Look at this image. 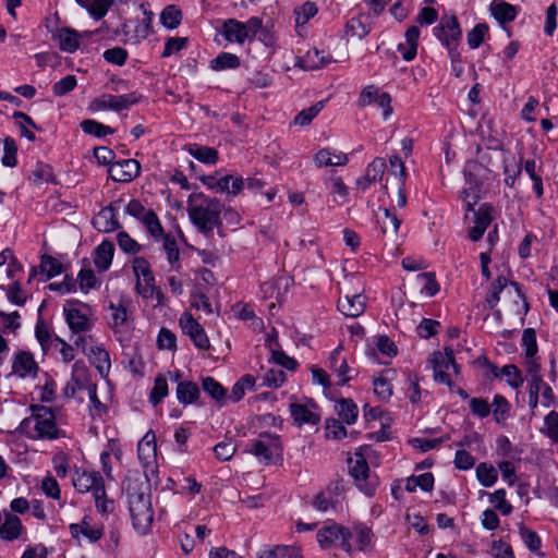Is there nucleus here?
I'll use <instances>...</instances> for the list:
<instances>
[{
  "label": "nucleus",
  "mask_w": 558,
  "mask_h": 558,
  "mask_svg": "<svg viewBox=\"0 0 558 558\" xmlns=\"http://www.w3.org/2000/svg\"><path fill=\"white\" fill-rule=\"evenodd\" d=\"M80 126L85 134L93 135L97 138H102L114 133V129L92 119L83 120Z\"/></svg>",
  "instance_id": "obj_38"
},
{
  "label": "nucleus",
  "mask_w": 558,
  "mask_h": 558,
  "mask_svg": "<svg viewBox=\"0 0 558 558\" xmlns=\"http://www.w3.org/2000/svg\"><path fill=\"white\" fill-rule=\"evenodd\" d=\"M367 21L368 16L365 14H359L357 16L351 17L345 24V35L348 37L363 39L372 31V24Z\"/></svg>",
  "instance_id": "obj_24"
},
{
  "label": "nucleus",
  "mask_w": 558,
  "mask_h": 558,
  "mask_svg": "<svg viewBox=\"0 0 558 558\" xmlns=\"http://www.w3.org/2000/svg\"><path fill=\"white\" fill-rule=\"evenodd\" d=\"M28 180L35 184L40 185L43 183H48L53 181V171L52 168L41 161H38L32 170L31 174L28 175Z\"/></svg>",
  "instance_id": "obj_40"
},
{
  "label": "nucleus",
  "mask_w": 558,
  "mask_h": 558,
  "mask_svg": "<svg viewBox=\"0 0 558 558\" xmlns=\"http://www.w3.org/2000/svg\"><path fill=\"white\" fill-rule=\"evenodd\" d=\"M519 533L526 547L533 551H538L541 547V538L536 532L527 529L523 523L519 525Z\"/></svg>",
  "instance_id": "obj_60"
},
{
  "label": "nucleus",
  "mask_w": 558,
  "mask_h": 558,
  "mask_svg": "<svg viewBox=\"0 0 558 558\" xmlns=\"http://www.w3.org/2000/svg\"><path fill=\"white\" fill-rule=\"evenodd\" d=\"M378 223L380 225L383 234L396 235L400 228L401 220L397 217L396 214L391 213L387 208H384L383 216L378 218Z\"/></svg>",
  "instance_id": "obj_39"
},
{
  "label": "nucleus",
  "mask_w": 558,
  "mask_h": 558,
  "mask_svg": "<svg viewBox=\"0 0 558 558\" xmlns=\"http://www.w3.org/2000/svg\"><path fill=\"white\" fill-rule=\"evenodd\" d=\"M175 397L183 407L197 403L201 398L198 385L192 380L179 381L175 389Z\"/></svg>",
  "instance_id": "obj_18"
},
{
  "label": "nucleus",
  "mask_w": 558,
  "mask_h": 558,
  "mask_svg": "<svg viewBox=\"0 0 558 558\" xmlns=\"http://www.w3.org/2000/svg\"><path fill=\"white\" fill-rule=\"evenodd\" d=\"M522 168H524L525 173L533 181V190L538 198H541L544 194L543 180L539 174L542 171V163L537 165L534 159H527L524 162L522 161Z\"/></svg>",
  "instance_id": "obj_29"
},
{
  "label": "nucleus",
  "mask_w": 558,
  "mask_h": 558,
  "mask_svg": "<svg viewBox=\"0 0 558 558\" xmlns=\"http://www.w3.org/2000/svg\"><path fill=\"white\" fill-rule=\"evenodd\" d=\"M236 448L231 439H226L218 442L214 447L215 456L220 461H229L235 453Z\"/></svg>",
  "instance_id": "obj_62"
},
{
  "label": "nucleus",
  "mask_w": 558,
  "mask_h": 558,
  "mask_svg": "<svg viewBox=\"0 0 558 558\" xmlns=\"http://www.w3.org/2000/svg\"><path fill=\"white\" fill-rule=\"evenodd\" d=\"M386 170V161L384 158H375L366 168L363 177L356 180V186L361 191H365L372 183L381 180Z\"/></svg>",
  "instance_id": "obj_14"
},
{
  "label": "nucleus",
  "mask_w": 558,
  "mask_h": 558,
  "mask_svg": "<svg viewBox=\"0 0 558 558\" xmlns=\"http://www.w3.org/2000/svg\"><path fill=\"white\" fill-rule=\"evenodd\" d=\"M349 161L348 155L344 153H336L330 148H322L314 156V163L318 168L344 166Z\"/></svg>",
  "instance_id": "obj_22"
},
{
  "label": "nucleus",
  "mask_w": 558,
  "mask_h": 558,
  "mask_svg": "<svg viewBox=\"0 0 558 558\" xmlns=\"http://www.w3.org/2000/svg\"><path fill=\"white\" fill-rule=\"evenodd\" d=\"M141 222L145 226L146 230L153 238L158 239L163 236V228L158 216L153 209H148Z\"/></svg>",
  "instance_id": "obj_49"
},
{
  "label": "nucleus",
  "mask_w": 558,
  "mask_h": 558,
  "mask_svg": "<svg viewBox=\"0 0 558 558\" xmlns=\"http://www.w3.org/2000/svg\"><path fill=\"white\" fill-rule=\"evenodd\" d=\"M140 100L141 95L136 92L120 96L104 94L92 101L90 108L94 110H113L119 112L122 110H128L131 106L136 105Z\"/></svg>",
  "instance_id": "obj_9"
},
{
  "label": "nucleus",
  "mask_w": 558,
  "mask_h": 558,
  "mask_svg": "<svg viewBox=\"0 0 558 558\" xmlns=\"http://www.w3.org/2000/svg\"><path fill=\"white\" fill-rule=\"evenodd\" d=\"M182 21L181 10L174 5H167L160 13V22L168 29L177 28Z\"/></svg>",
  "instance_id": "obj_41"
},
{
  "label": "nucleus",
  "mask_w": 558,
  "mask_h": 558,
  "mask_svg": "<svg viewBox=\"0 0 558 558\" xmlns=\"http://www.w3.org/2000/svg\"><path fill=\"white\" fill-rule=\"evenodd\" d=\"M476 477L484 487H492L497 482L498 472L493 465L481 462L476 466Z\"/></svg>",
  "instance_id": "obj_45"
},
{
  "label": "nucleus",
  "mask_w": 558,
  "mask_h": 558,
  "mask_svg": "<svg viewBox=\"0 0 558 558\" xmlns=\"http://www.w3.org/2000/svg\"><path fill=\"white\" fill-rule=\"evenodd\" d=\"M54 336L56 335H52L45 319L41 316H39L35 326V337L36 340L39 342L44 353H46L50 349V347L53 343H56Z\"/></svg>",
  "instance_id": "obj_34"
},
{
  "label": "nucleus",
  "mask_w": 558,
  "mask_h": 558,
  "mask_svg": "<svg viewBox=\"0 0 558 558\" xmlns=\"http://www.w3.org/2000/svg\"><path fill=\"white\" fill-rule=\"evenodd\" d=\"M128 56V51L122 47H113L107 49L102 54L104 59L107 62L119 66L123 65L126 62Z\"/></svg>",
  "instance_id": "obj_63"
},
{
  "label": "nucleus",
  "mask_w": 558,
  "mask_h": 558,
  "mask_svg": "<svg viewBox=\"0 0 558 558\" xmlns=\"http://www.w3.org/2000/svg\"><path fill=\"white\" fill-rule=\"evenodd\" d=\"M337 307L347 317H359L365 311V298L362 294L345 295L338 300Z\"/></svg>",
  "instance_id": "obj_16"
},
{
  "label": "nucleus",
  "mask_w": 558,
  "mask_h": 558,
  "mask_svg": "<svg viewBox=\"0 0 558 558\" xmlns=\"http://www.w3.org/2000/svg\"><path fill=\"white\" fill-rule=\"evenodd\" d=\"M260 386L279 388L286 381V373L281 368L271 367L259 376Z\"/></svg>",
  "instance_id": "obj_43"
},
{
  "label": "nucleus",
  "mask_w": 558,
  "mask_h": 558,
  "mask_svg": "<svg viewBox=\"0 0 558 558\" xmlns=\"http://www.w3.org/2000/svg\"><path fill=\"white\" fill-rule=\"evenodd\" d=\"M508 286V279L505 276H498L496 280L492 283L489 292L486 296V303L489 308H495V306L500 301V293Z\"/></svg>",
  "instance_id": "obj_48"
},
{
  "label": "nucleus",
  "mask_w": 558,
  "mask_h": 558,
  "mask_svg": "<svg viewBox=\"0 0 558 558\" xmlns=\"http://www.w3.org/2000/svg\"><path fill=\"white\" fill-rule=\"evenodd\" d=\"M1 162L4 167L13 168L17 165V145L13 137L3 138V156Z\"/></svg>",
  "instance_id": "obj_44"
},
{
  "label": "nucleus",
  "mask_w": 558,
  "mask_h": 558,
  "mask_svg": "<svg viewBox=\"0 0 558 558\" xmlns=\"http://www.w3.org/2000/svg\"><path fill=\"white\" fill-rule=\"evenodd\" d=\"M64 315L69 328L74 333L89 331L93 327V323L87 315L78 308H64Z\"/></svg>",
  "instance_id": "obj_21"
},
{
  "label": "nucleus",
  "mask_w": 558,
  "mask_h": 558,
  "mask_svg": "<svg viewBox=\"0 0 558 558\" xmlns=\"http://www.w3.org/2000/svg\"><path fill=\"white\" fill-rule=\"evenodd\" d=\"M186 150L196 160L206 165H215L219 158L217 149L209 146H203L194 143L187 145Z\"/></svg>",
  "instance_id": "obj_27"
},
{
  "label": "nucleus",
  "mask_w": 558,
  "mask_h": 558,
  "mask_svg": "<svg viewBox=\"0 0 558 558\" xmlns=\"http://www.w3.org/2000/svg\"><path fill=\"white\" fill-rule=\"evenodd\" d=\"M263 31V21L258 16H252L246 22L228 19L222 24V35L229 43L244 44L252 41Z\"/></svg>",
  "instance_id": "obj_3"
},
{
  "label": "nucleus",
  "mask_w": 558,
  "mask_h": 558,
  "mask_svg": "<svg viewBox=\"0 0 558 558\" xmlns=\"http://www.w3.org/2000/svg\"><path fill=\"white\" fill-rule=\"evenodd\" d=\"M325 101H318L313 106L301 110L293 120L294 125L305 126L308 125L313 119L323 110Z\"/></svg>",
  "instance_id": "obj_46"
},
{
  "label": "nucleus",
  "mask_w": 558,
  "mask_h": 558,
  "mask_svg": "<svg viewBox=\"0 0 558 558\" xmlns=\"http://www.w3.org/2000/svg\"><path fill=\"white\" fill-rule=\"evenodd\" d=\"M179 325L186 336L193 341L194 345L203 351L210 348V342L203 326L190 313H183L179 319Z\"/></svg>",
  "instance_id": "obj_11"
},
{
  "label": "nucleus",
  "mask_w": 558,
  "mask_h": 558,
  "mask_svg": "<svg viewBox=\"0 0 558 558\" xmlns=\"http://www.w3.org/2000/svg\"><path fill=\"white\" fill-rule=\"evenodd\" d=\"M289 409L291 416L299 426L304 424L316 425L320 421L319 415L313 412L306 404L291 403Z\"/></svg>",
  "instance_id": "obj_25"
},
{
  "label": "nucleus",
  "mask_w": 558,
  "mask_h": 558,
  "mask_svg": "<svg viewBox=\"0 0 558 558\" xmlns=\"http://www.w3.org/2000/svg\"><path fill=\"white\" fill-rule=\"evenodd\" d=\"M93 226L100 232H112L121 228V225L113 214L108 210H100L93 219Z\"/></svg>",
  "instance_id": "obj_31"
},
{
  "label": "nucleus",
  "mask_w": 558,
  "mask_h": 558,
  "mask_svg": "<svg viewBox=\"0 0 558 558\" xmlns=\"http://www.w3.org/2000/svg\"><path fill=\"white\" fill-rule=\"evenodd\" d=\"M217 192L227 193L229 195H238L244 187V179L242 177H233L226 174L218 180Z\"/></svg>",
  "instance_id": "obj_36"
},
{
  "label": "nucleus",
  "mask_w": 558,
  "mask_h": 558,
  "mask_svg": "<svg viewBox=\"0 0 558 558\" xmlns=\"http://www.w3.org/2000/svg\"><path fill=\"white\" fill-rule=\"evenodd\" d=\"M89 362L104 375L109 372L110 357L109 353L102 347H90L89 352L86 354Z\"/></svg>",
  "instance_id": "obj_30"
},
{
  "label": "nucleus",
  "mask_w": 558,
  "mask_h": 558,
  "mask_svg": "<svg viewBox=\"0 0 558 558\" xmlns=\"http://www.w3.org/2000/svg\"><path fill=\"white\" fill-rule=\"evenodd\" d=\"M20 313L14 311L12 313H5L0 311V332L15 331L21 327Z\"/></svg>",
  "instance_id": "obj_56"
},
{
  "label": "nucleus",
  "mask_w": 558,
  "mask_h": 558,
  "mask_svg": "<svg viewBox=\"0 0 558 558\" xmlns=\"http://www.w3.org/2000/svg\"><path fill=\"white\" fill-rule=\"evenodd\" d=\"M83 263L86 265V267L80 270L76 282L78 281L82 291L87 292L97 286L98 280L94 271L87 267L88 260L84 258Z\"/></svg>",
  "instance_id": "obj_51"
},
{
  "label": "nucleus",
  "mask_w": 558,
  "mask_h": 558,
  "mask_svg": "<svg viewBox=\"0 0 558 558\" xmlns=\"http://www.w3.org/2000/svg\"><path fill=\"white\" fill-rule=\"evenodd\" d=\"M202 388L217 404L218 408H222L228 401L227 389L214 377L206 376L202 378Z\"/></svg>",
  "instance_id": "obj_19"
},
{
  "label": "nucleus",
  "mask_w": 558,
  "mask_h": 558,
  "mask_svg": "<svg viewBox=\"0 0 558 558\" xmlns=\"http://www.w3.org/2000/svg\"><path fill=\"white\" fill-rule=\"evenodd\" d=\"M490 14L500 24L505 25L515 20L519 8L508 2L492 3L489 7Z\"/></svg>",
  "instance_id": "obj_26"
},
{
  "label": "nucleus",
  "mask_w": 558,
  "mask_h": 558,
  "mask_svg": "<svg viewBox=\"0 0 558 558\" xmlns=\"http://www.w3.org/2000/svg\"><path fill=\"white\" fill-rule=\"evenodd\" d=\"M488 25L486 23L476 24L466 35L468 45L471 49H477L488 34Z\"/></svg>",
  "instance_id": "obj_53"
},
{
  "label": "nucleus",
  "mask_w": 558,
  "mask_h": 558,
  "mask_svg": "<svg viewBox=\"0 0 558 558\" xmlns=\"http://www.w3.org/2000/svg\"><path fill=\"white\" fill-rule=\"evenodd\" d=\"M39 268L41 272L46 274L47 279H51L63 271L61 262L47 254L41 256Z\"/></svg>",
  "instance_id": "obj_47"
},
{
  "label": "nucleus",
  "mask_w": 558,
  "mask_h": 558,
  "mask_svg": "<svg viewBox=\"0 0 558 558\" xmlns=\"http://www.w3.org/2000/svg\"><path fill=\"white\" fill-rule=\"evenodd\" d=\"M333 61L329 53H325L324 50L316 48L307 51L305 59L303 60V68L306 70H316L323 68Z\"/></svg>",
  "instance_id": "obj_33"
},
{
  "label": "nucleus",
  "mask_w": 558,
  "mask_h": 558,
  "mask_svg": "<svg viewBox=\"0 0 558 558\" xmlns=\"http://www.w3.org/2000/svg\"><path fill=\"white\" fill-rule=\"evenodd\" d=\"M420 33V28L416 25L410 26L404 34L405 44L398 45L397 50L401 53L404 61L409 62L415 59Z\"/></svg>",
  "instance_id": "obj_17"
},
{
  "label": "nucleus",
  "mask_w": 558,
  "mask_h": 558,
  "mask_svg": "<svg viewBox=\"0 0 558 558\" xmlns=\"http://www.w3.org/2000/svg\"><path fill=\"white\" fill-rule=\"evenodd\" d=\"M142 280H137L135 284V289L138 294H141L145 299L153 298L156 291L155 284V276L154 274L147 275V277H142Z\"/></svg>",
  "instance_id": "obj_61"
},
{
  "label": "nucleus",
  "mask_w": 558,
  "mask_h": 558,
  "mask_svg": "<svg viewBox=\"0 0 558 558\" xmlns=\"http://www.w3.org/2000/svg\"><path fill=\"white\" fill-rule=\"evenodd\" d=\"M72 482L78 493H92L93 496L105 495V482L98 471L76 470Z\"/></svg>",
  "instance_id": "obj_10"
},
{
  "label": "nucleus",
  "mask_w": 558,
  "mask_h": 558,
  "mask_svg": "<svg viewBox=\"0 0 558 558\" xmlns=\"http://www.w3.org/2000/svg\"><path fill=\"white\" fill-rule=\"evenodd\" d=\"M434 36L441 43L447 51L459 48L462 31L456 15H444L440 23L433 28Z\"/></svg>",
  "instance_id": "obj_7"
},
{
  "label": "nucleus",
  "mask_w": 558,
  "mask_h": 558,
  "mask_svg": "<svg viewBox=\"0 0 558 558\" xmlns=\"http://www.w3.org/2000/svg\"><path fill=\"white\" fill-rule=\"evenodd\" d=\"M335 409L339 415V417L347 424L355 423L359 414L357 405L354 403L352 399H340Z\"/></svg>",
  "instance_id": "obj_35"
},
{
  "label": "nucleus",
  "mask_w": 558,
  "mask_h": 558,
  "mask_svg": "<svg viewBox=\"0 0 558 558\" xmlns=\"http://www.w3.org/2000/svg\"><path fill=\"white\" fill-rule=\"evenodd\" d=\"M117 242L119 247L128 254H136L142 250L138 244L126 231H120L117 234Z\"/></svg>",
  "instance_id": "obj_59"
},
{
  "label": "nucleus",
  "mask_w": 558,
  "mask_h": 558,
  "mask_svg": "<svg viewBox=\"0 0 558 558\" xmlns=\"http://www.w3.org/2000/svg\"><path fill=\"white\" fill-rule=\"evenodd\" d=\"M22 531L21 520L13 514L5 517L4 523L0 524V537L4 541L12 542L20 537Z\"/></svg>",
  "instance_id": "obj_32"
},
{
  "label": "nucleus",
  "mask_w": 558,
  "mask_h": 558,
  "mask_svg": "<svg viewBox=\"0 0 558 558\" xmlns=\"http://www.w3.org/2000/svg\"><path fill=\"white\" fill-rule=\"evenodd\" d=\"M318 12L315 2L306 1L294 10L296 25H305Z\"/></svg>",
  "instance_id": "obj_52"
},
{
  "label": "nucleus",
  "mask_w": 558,
  "mask_h": 558,
  "mask_svg": "<svg viewBox=\"0 0 558 558\" xmlns=\"http://www.w3.org/2000/svg\"><path fill=\"white\" fill-rule=\"evenodd\" d=\"M114 254V245L109 240H104L94 250V264L99 272L108 270L111 266Z\"/></svg>",
  "instance_id": "obj_20"
},
{
  "label": "nucleus",
  "mask_w": 558,
  "mask_h": 558,
  "mask_svg": "<svg viewBox=\"0 0 558 558\" xmlns=\"http://www.w3.org/2000/svg\"><path fill=\"white\" fill-rule=\"evenodd\" d=\"M168 396V383L165 376L158 375L154 380V387L149 393V401L153 405H157Z\"/></svg>",
  "instance_id": "obj_50"
},
{
  "label": "nucleus",
  "mask_w": 558,
  "mask_h": 558,
  "mask_svg": "<svg viewBox=\"0 0 558 558\" xmlns=\"http://www.w3.org/2000/svg\"><path fill=\"white\" fill-rule=\"evenodd\" d=\"M493 413L497 423H502L509 415L510 403L501 395H495L493 400Z\"/></svg>",
  "instance_id": "obj_58"
},
{
  "label": "nucleus",
  "mask_w": 558,
  "mask_h": 558,
  "mask_svg": "<svg viewBox=\"0 0 558 558\" xmlns=\"http://www.w3.org/2000/svg\"><path fill=\"white\" fill-rule=\"evenodd\" d=\"M521 343L524 349L525 357H534L538 350L535 329H524L522 332Z\"/></svg>",
  "instance_id": "obj_55"
},
{
  "label": "nucleus",
  "mask_w": 558,
  "mask_h": 558,
  "mask_svg": "<svg viewBox=\"0 0 558 558\" xmlns=\"http://www.w3.org/2000/svg\"><path fill=\"white\" fill-rule=\"evenodd\" d=\"M109 175L116 182H131L140 175L141 165L135 159H123L109 167Z\"/></svg>",
  "instance_id": "obj_13"
},
{
  "label": "nucleus",
  "mask_w": 558,
  "mask_h": 558,
  "mask_svg": "<svg viewBox=\"0 0 558 558\" xmlns=\"http://www.w3.org/2000/svg\"><path fill=\"white\" fill-rule=\"evenodd\" d=\"M353 536V532L349 527L338 524L333 521L327 522L316 534V539L323 549L330 548L332 546H339L342 550L348 554H352V544L350 539Z\"/></svg>",
  "instance_id": "obj_5"
},
{
  "label": "nucleus",
  "mask_w": 558,
  "mask_h": 558,
  "mask_svg": "<svg viewBox=\"0 0 558 558\" xmlns=\"http://www.w3.org/2000/svg\"><path fill=\"white\" fill-rule=\"evenodd\" d=\"M546 435L554 441L558 442V412L550 411L544 420Z\"/></svg>",
  "instance_id": "obj_64"
},
{
  "label": "nucleus",
  "mask_w": 558,
  "mask_h": 558,
  "mask_svg": "<svg viewBox=\"0 0 558 558\" xmlns=\"http://www.w3.org/2000/svg\"><path fill=\"white\" fill-rule=\"evenodd\" d=\"M156 436L153 430H148L137 445L138 459L142 462L149 463L150 459L156 457Z\"/></svg>",
  "instance_id": "obj_28"
},
{
  "label": "nucleus",
  "mask_w": 558,
  "mask_h": 558,
  "mask_svg": "<svg viewBox=\"0 0 558 558\" xmlns=\"http://www.w3.org/2000/svg\"><path fill=\"white\" fill-rule=\"evenodd\" d=\"M241 60L236 54L220 52L210 61V69L214 71L233 70L239 68Z\"/></svg>",
  "instance_id": "obj_37"
},
{
  "label": "nucleus",
  "mask_w": 558,
  "mask_h": 558,
  "mask_svg": "<svg viewBox=\"0 0 558 558\" xmlns=\"http://www.w3.org/2000/svg\"><path fill=\"white\" fill-rule=\"evenodd\" d=\"M80 34L70 27H62L53 35V39H58L59 47L62 51L73 53L80 48Z\"/></svg>",
  "instance_id": "obj_23"
},
{
  "label": "nucleus",
  "mask_w": 558,
  "mask_h": 558,
  "mask_svg": "<svg viewBox=\"0 0 558 558\" xmlns=\"http://www.w3.org/2000/svg\"><path fill=\"white\" fill-rule=\"evenodd\" d=\"M133 526L141 533H145L153 522L154 512L150 504V495H137L128 500Z\"/></svg>",
  "instance_id": "obj_8"
},
{
  "label": "nucleus",
  "mask_w": 558,
  "mask_h": 558,
  "mask_svg": "<svg viewBox=\"0 0 558 558\" xmlns=\"http://www.w3.org/2000/svg\"><path fill=\"white\" fill-rule=\"evenodd\" d=\"M199 199L197 204H189L187 214L192 223L196 227L199 233L209 236L213 234L215 228L218 229L219 235H223L220 231L222 227L221 213L225 205L216 197L205 196L199 193L195 196Z\"/></svg>",
  "instance_id": "obj_2"
},
{
  "label": "nucleus",
  "mask_w": 558,
  "mask_h": 558,
  "mask_svg": "<svg viewBox=\"0 0 558 558\" xmlns=\"http://www.w3.org/2000/svg\"><path fill=\"white\" fill-rule=\"evenodd\" d=\"M342 345H338L329 356L328 367L338 377V385L343 386L348 384L351 377L348 375L350 372L348 362L345 357L341 356Z\"/></svg>",
  "instance_id": "obj_15"
},
{
  "label": "nucleus",
  "mask_w": 558,
  "mask_h": 558,
  "mask_svg": "<svg viewBox=\"0 0 558 558\" xmlns=\"http://www.w3.org/2000/svg\"><path fill=\"white\" fill-rule=\"evenodd\" d=\"M494 207L490 204H482L474 211V225L483 229H487L493 220Z\"/></svg>",
  "instance_id": "obj_57"
},
{
  "label": "nucleus",
  "mask_w": 558,
  "mask_h": 558,
  "mask_svg": "<svg viewBox=\"0 0 558 558\" xmlns=\"http://www.w3.org/2000/svg\"><path fill=\"white\" fill-rule=\"evenodd\" d=\"M162 247L167 254L168 262L174 267L175 270H179L181 267L180 251L175 239L171 234H165L162 236Z\"/></svg>",
  "instance_id": "obj_42"
},
{
  "label": "nucleus",
  "mask_w": 558,
  "mask_h": 558,
  "mask_svg": "<svg viewBox=\"0 0 558 558\" xmlns=\"http://www.w3.org/2000/svg\"><path fill=\"white\" fill-rule=\"evenodd\" d=\"M32 415L25 417L17 428L31 439H58L64 432L58 427L54 411L46 405L32 404Z\"/></svg>",
  "instance_id": "obj_1"
},
{
  "label": "nucleus",
  "mask_w": 558,
  "mask_h": 558,
  "mask_svg": "<svg viewBox=\"0 0 558 558\" xmlns=\"http://www.w3.org/2000/svg\"><path fill=\"white\" fill-rule=\"evenodd\" d=\"M433 369H442L447 372L453 364V352L451 349H445V353L434 352L429 359Z\"/></svg>",
  "instance_id": "obj_54"
},
{
  "label": "nucleus",
  "mask_w": 558,
  "mask_h": 558,
  "mask_svg": "<svg viewBox=\"0 0 558 558\" xmlns=\"http://www.w3.org/2000/svg\"><path fill=\"white\" fill-rule=\"evenodd\" d=\"M247 452L266 465L275 463L276 459L282 454L280 437L274 433H262L258 439L251 440Z\"/></svg>",
  "instance_id": "obj_6"
},
{
  "label": "nucleus",
  "mask_w": 558,
  "mask_h": 558,
  "mask_svg": "<svg viewBox=\"0 0 558 558\" xmlns=\"http://www.w3.org/2000/svg\"><path fill=\"white\" fill-rule=\"evenodd\" d=\"M349 474L353 477L357 489L368 497H373L378 487L379 481L375 473L371 472L369 465L363 454L356 453L355 459H348Z\"/></svg>",
  "instance_id": "obj_4"
},
{
  "label": "nucleus",
  "mask_w": 558,
  "mask_h": 558,
  "mask_svg": "<svg viewBox=\"0 0 558 558\" xmlns=\"http://www.w3.org/2000/svg\"><path fill=\"white\" fill-rule=\"evenodd\" d=\"M39 371V365L35 361L33 353L21 350L13 355L12 371L7 375V378L13 375L21 379L27 377L35 378Z\"/></svg>",
  "instance_id": "obj_12"
}]
</instances>
